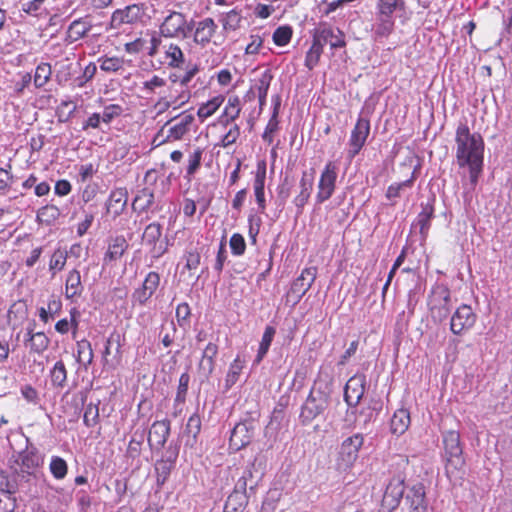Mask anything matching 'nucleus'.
<instances>
[{"instance_id": "obj_40", "label": "nucleus", "mask_w": 512, "mask_h": 512, "mask_svg": "<svg viewBox=\"0 0 512 512\" xmlns=\"http://www.w3.org/2000/svg\"><path fill=\"white\" fill-rule=\"evenodd\" d=\"M414 180L415 173L413 172L412 176L409 179L400 183H393L390 186H388L385 196L389 201H391L392 205L396 204V199L401 196V193L405 188H409L413 185Z\"/></svg>"}, {"instance_id": "obj_20", "label": "nucleus", "mask_w": 512, "mask_h": 512, "mask_svg": "<svg viewBox=\"0 0 512 512\" xmlns=\"http://www.w3.org/2000/svg\"><path fill=\"white\" fill-rule=\"evenodd\" d=\"M365 376L354 375L346 383L344 399L349 406L355 407L365 392Z\"/></svg>"}, {"instance_id": "obj_32", "label": "nucleus", "mask_w": 512, "mask_h": 512, "mask_svg": "<svg viewBox=\"0 0 512 512\" xmlns=\"http://www.w3.org/2000/svg\"><path fill=\"white\" fill-rule=\"evenodd\" d=\"M27 335L26 345L29 346L31 352L42 354L48 348L50 340L43 332L33 333L29 330Z\"/></svg>"}, {"instance_id": "obj_57", "label": "nucleus", "mask_w": 512, "mask_h": 512, "mask_svg": "<svg viewBox=\"0 0 512 512\" xmlns=\"http://www.w3.org/2000/svg\"><path fill=\"white\" fill-rule=\"evenodd\" d=\"M183 259L185 260L184 268L188 271H194L200 265L201 256L196 250H189L184 253Z\"/></svg>"}, {"instance_id": "obj_8", "label": "nucleus", "mask_w": 512, "mask_h": 512, "mask_svg": "<svg viewBox=\"0 0 512 512\" xmlns=\"http://www.w3.org/2000/svg\"><path fill=\"white\" fill-rule=\"evenodd\" d=\"M194 122V116L191 114H183L173 118L165 123L161 132L166 133L165 141H177L186 135Z\"/></svg>"}, {"instance_id": "obj_18", "label": "nucleus", "mask_w": 512, "mask_h": 512, "mask_svg": "<svg viewBox=\"0 0 512 512\" xmlns=\"http://www.w3.org/2000/svg\"><path fill=\"white\" fill-rule=\"evenodd\" d=\"M405 505L409 512H428L425 487L417 483L409 488L405 497Z\"/></svg>"}, {"instance_id": "obj_62", "label": "nucleus", "mask_w": 512, "mask_h": 512, "mask_svg": "<svg viewBox=\"0 0 512 512\" xmlns=\"http://www.w3.org/2000/svg\"><path fill=\"white\" fill-rule=\"evenodd\" d=\"M98 415V407L96 405H87L83 416L85 425L88 427L94 426L97 423Z\"/></svg>"}, {"instance_id": "obj_50", "label": "nucleus", "mask_w": 512, "mask_h": 512, "mask_svg": "<svg viewBox=\"0 0 512 512\" xmlns=\"http://www.w3.org/2000/svg\"><path fill=\"white\" fill-rule=\"evenodd\" d=\"M49 469L55 479L61 480L64 479L67 475L68 465L63 458L59 456H52Z\"/></svg>"}, {"instance_id": "obj_48", "label": "nucleus", "mask_w": 512, "mask_h": 512, "mask_svg": "<svg viewBox=\"0 0 512 512\" xmlns=\"http://www.w3.org/2000/svg\"><path fill=\"white\" fill-rule=\"evenodd\" d=\"M378 415L376 408L367 406L363 407L355 419L356 425L361 429H367L370 423L375 421Z\"/></svg>"}, {"instance_id": "obj_11", "label": "nucleus", "mask_w": 512, "mask_h": 512, "mask_svg": "<svg viewBox=\"0 0 512 512\" xmlns=\"http://www.w3.org/2000/svg\"><path fill=\"white\" fill-rule=\"evenodd\" d=\"M370 134V121L359 117L351 131L349 139L348 157L353 159L363 148Z\"/></svg>"}, {"instance_id": "obj_23", "label": "nucleus", "mask_w": 512, "mask_h": 512, "mask_svg": "<svg viewBox=\"0 0 512 512\" xmlns=\"http://www.w3.org/2000/svg\"><path fill=\"white\" fill-rule=\"evenodd\" d=\"M169 434L170 422L167 420L156 421L149 430L148 442L151 447L160 449L165 445Z\"/></svg>"}, {"instance_id": "obj_37", "label": "nucleus", "mask_w": 512, "mask_h": 512, "mask_svg": "<svg viewBox=\"0 0 512 512\" xmlns=\"http://www.w3.org/2000/svg\"><path fill=\"white\" fill-rule=\"evenodd\" d=\"M244 367L245 360L238 355L230 364L229 370L225 378V385L227 389L231 388L234 384L238 382L239 376Z\"/></svg>"}, {"instance_id": "obj_12", "label": "nucleus", "mask_w": 512, "mask_h": 512, "mask_svg": "<svg viewBox=\"0 0 512 512\" xmlns=\"http://www.w3.org/2000/svg\"><path fill=\"white\" fill-rule=\"evenodd\" d=\"M477 319L469 305L462 304L451 316L450 330L453 334L460 335L473 327Z\"/></svg>"}, {"instance_id": "obj_1", "label": "nucleus", "mask_w": 512, "mask_h": 512, "mask_svg": "<svg viewBox=\"0 0 512 512\" xmlns=\"http://www.w3.org/2000/svg\"><path fill=\"white\" fill-rule=\"evenodd\" d=\"M456 161L460 167L483 164L484 141L479 133L471 132L467 123H459L455 133Z\"/></svg>"}, {"instance_id": "obj_55", "label": "nucleus", "mask_w": 512, "mask_h": 512, "mask_svg": "<svg viewBox=\"0 0 512 512\" xmlns=\"http://www.w3.org/2000/svg\"><path fill=\"white\" fill-rule=\"evenodd\" d=\"M229 245L233 255L241 256L244 254L246 243L244 237L241 234L234 233L230 238Z\"/></svg>"}, {"instance_id": "obj_33", "label": "nucleus", "mask_w": 512, "mask_h": 512, "mask_svg": "<svg viewBox=\"0 0 512 512\" xmlns=\"http://www.w3.org/2000/svg\"><path fill=\"white\" fill-rule=\"evenodd\" d=\"M220 22L224 31H235L240 28L242 22L241 11L232 9L220 16Z\"/></svg>"}, {"instance_id": "obj_42", "label": "nucleus", "mask_w": 512, "mask_h": 512, "mask_svg": "<svg viewBox=\"0 0 512 512\" xmlns=\"http://www.w3.org/2000/svg\"><path fill=\"white\" fill-rule=\"evenodd\" d=\"M275 333H276V330L274 327L266 326L263 336H262V339H261V342L259 344L258 353H257L256 359H255L256 363L261 362L262 359L264 358V356L267 354V352L270 348V345L273 341Z\"/></svg>"}, {"instance_id": "obj_3", "label": "nucleus", "mask_w": 512, "mask_h": 512, "mask_svg": "<svg viewBox=\"0 0 512 512\" xmlns=\"http://www.w3.org/2000/svg\"><path fill=\"white\" fill-rule=\"evenodd\" d=\"M193 29V22L177 11L170 12L159 26V34L164 38H187Z\"/></svg>"}, {"instance_id": "obj_19", "label": "nucleus", "mask_w": 512, "mask_h": 512, "mask_svg": "<svg viewBox=\"0 0 512 512\" xmlns=\"http://www.w3.org/2000/svg\"><path fill=\"white\" fill-rule=\"evenodd\" d=\"M266 161L261 160L257 163V168L255 172V177L253 181V190L254 196L258 205V210L260 213H264L266 209V199H265V181H266Z\"/></svg>"}, {"instance_id": "obj_22", "label": "nucleus", "mask_w": 512, "mask_h": 512, "mask_svg": "<svg viewBox=\"0 0 512 512\" xmlns=\"http://www.w3.org/2000/svg\"><path fill=\"white\" fill-rule=\"evenodd\" d=\"M313 182V173L309 174L307 171H304L299 181V192L293 199V203L296 206L298 213H302L304 206L310 198Z\"/></svg>"}, {"instance_id": "obj_4", "label": "nucleus", "mask_w": 512, "mask_h": 512, "mask_svg": "<svg viewBox=\"0 0 512 512\" xmlns=\"http://www.w3.org/2000/svg\"><path fill=\"white\" fill-rule=\"evenodd\" d=\"M428 306L433 321L441 323L447 319L451 309L449 289L442 284L434 286L429 295Z\"/></svg>"}, {"instance_id": "obj_17", "label": "nucleus", "mask_w": 512, "mask_h": 512, "mask_svg": "<svg viewBox=\"0 0 512 512\" xmlns=\"http://www.w3.org/2000/svg\"><path fill=\"white\" fill-rule=\"evenodd\" d=\"M317 276L315 267H307L302 270L301 274L294 280L291 285V294L295 296V303L306 294L311 288Z\"/></svg>"}, {"instance_id": "obj_41", "label": "nucleus", "mask_w": 512, "mask_h": 512, "mask_svg": "<svg viewBox=\"0 0 512 512\" xmlns=\"http://www.w3.org/2000/svg\"><path fill=\"white\" fill-rule=\"evenodd\" d=\"M51 383L56 388L64 387L67 381V370L62 360L57 361L50 370Z\"/></svg>"}, {"instance_id": "obj_10", "label": "nucleus", "mask_w": 512, "mask_h": 512, "mask_svg": "<svg viewBox=\"0 0 512 512\" xmlns=\"http://www.w3.org/2000/svg\"><path fill=\"white\" fill-rule=\"evenodd\" d=\"M162 226L153 222L147 225L142 234L144 245L149 247L152 257L159 258L167 251V243L161 241Z\"/></svg>"}, {"instance_id": "obj_46", "label": "nucleus", "mask_w": 512, "mask_h": 512, "mask_svg": "<svg viewBox=\"0 0 512 512\" xmlns=\"http://www.w3.org/2000/svg\"><path fill=\"white\" fill-rule=\"evenodd\" d=\"M323 53V47L321 44L316 42L314 39L312 40V45L309 50L306 52L305 56V66L312 70L319 63L320 57Z\"/></svg>"}, {"instance_id": "obj_49", "label": "nucleus", "mask_w": 512, "mask_h": 512, "mask_svg": "<svg viewBox=\"0 0 512 512\" xmlns=\"http://www.w3.org/2000/svg\"><path fill=\"white\" fill-rule=\"evenodd\" d=\"M67 257L68 253L66 250L57 249L54 251L49 261V271L53 276L64 269Z\"/></svg>"}, {"instance_id": "obj_15", "label": "nucleus", "mask_w": 512, "mask_h": 512, "mask_svg": "<svg viewBox=\"0 0 512 512\" xmlns=\"http://www.w3.org/2000/svg\"><path fill=\"white\" fill-rule=\"evenodd\" d=\"M193 27V42L202 48L206 47L212 42V39L218 29V25L214 19L210 17L199 20L195 23V25H193Z\"/></svg>"}, {"instance_id": "obj_6", "label": "nucleus", "mask_w": 512, "mask_h": 512, "mask_svg": "<svg viewBox=\"0 0 512 512\" xmlns=\"http://www.w3.org/2000/svg\"><path fill=\"white\" fill-rule=\"evenodd\" d=\"M363 444L364 437L360 433H356L342 442L337 459V466L340 470L349 469L355 464Z\"/></svg>"}, {"instance_id": "obj_60", "label": "nucleus", "mask_w": 512, "mask_h": 512, "mask_svg": "<svg viewBox=\"0 0 512 512\" xmlns=\"http://www.w3.org/2000/svg\"><path fill=\"white\" fill-rule=\"evenodd\" d=\"M121 111L122 109L119 105L111 104L106 106L103 112L100 114L102 122L109 124L114 118L121 114Z\"/></svg>"}, {"instance_id": "obj_7", "label": "nucleus", "mask_w": 512, "mask_h": 512, "mask_svg": "<svg viewBox=\"0 0 512 512\" xmlns=\"http://www.w3.org/2000/svg\"><path fill=\"white\" fill-rule=\"evenodd\" d=\"M144 16V9L137 4L128 5L122 9L115 10L110 19L111 29H120L123 25H134Z\"/></svg>"}, {"instance_id": "obj_21", "label": "nucleus", "mask_w": 512, "mask_h": 512, "mask_svg": "<svg viewBox=\"0 0 512 512\" xmlns=\"http://www.w3.org/2000/svg\"><path fill=\"white\" fill-rule=\"evenodd\" d=\"M313 39L324 47L329 44L332 49L345 46L344 34L339 29L321 27L316 30Z\"/></svg>"}, {"instance_id": "obj_64", "label": "nucleus", "mask_w": 512, "mask_h": 512, "mask_svg": "<svg viewBox=\"0 0 512 512\" xmlns=\"http://www.w3.org/2000/svg\"><path fill=\"white\" fill-rule=\"evenodd\" d=\"M21 395L23 398L32 404H37L39 401V396L37 390L31 385H24L21 387Z\"/></svg>"}, {"instance_id": "obj_34", "label": "nucleus", "mask_w": 512, "mask_h": 512, "mask_svg": "<svg viewBox=\"0 0 512 512\" xmlns=\"http://www.w3.org/2000/svg\"><path fill=\"white\" fill-rule=\"evenodd\" d=\"M434 215V208L431 204H423L422 210L417 216V225L419 226L420 234L423 238L428 235L431 220Z\"/></svg>"}, {"instance_id": "obj_47", "label": "nucleus", "mask_w": 512, "mask_h": 512, "mask_svg": "<svg viewBox=\"0 0 512 512\" xmlns=\"http://www.w3.org/2000/svg\"><path fill=\"white\" fill-rule=\"evenodd\" d=\"M293 29L289 25H282L275 29L272 40L276 46H286L291 41Z\"/></svg>"}, {"instance_id": "obj_5", "label": "nucleus", "mask_w": 512, "mask_h": 512, "mask_svg": "<svg viewBox=\"0 0 512 512\" xmlns=\"http://www.w3.org/2000/svg\"><path fill=\"white\" fill-rule=\"evenodd\" d=\"M338 178V165L336 162L328 161L320 173L317 183L315 201L322 204L329 200L336 190Z\"/></svg>"}, {"instance_id": "obj_51", "label": "nucleus", "mask_w": 512, "mask_h": 512, "mask_svg": "<svg viewBox=\"0 0 512 512\" xmlns=\"http://www.w3.org/2000/svg\"><path fill=\"white\" fill-rule=\"evenodd\" d=\"M99 67L102 71L107 73H114L119 71L124 66V60L120 57H100L98 59Z\"/></svg>"}, {"instance_id": "obj_26", "label": "nucleus", "mask_w": 512, "mask_h": 512, "mask_svg": "<svg viewBox=\"0 0 512 512\" xmlns=\"http://www.w3.org/2000/svg\"><path fill=\"white\" fill-rule=\"evenodd\" d=\"M127 200L128 195L125 189L120 188L113 190L106 203L107 213L114 217L120 215L127 204Z\"/></svg>"}, {"instance_id": "obj_9", "label": "nucleus", "mask_w": 512, "mask_h": 512, "mask_svg": "<svg viewBox=\"0 0 512 512\" xmlns=\"http://www.w3.org/2000/svg\"><path fill=\"white\" fill-rule=\"evenodd\" d=\"M443 445L448 464L455 468L461 467L464 464V459L462 457L460 434L454 430L445 432L443 434Z\"/></svg>"}, {"instance_id": "obj_53", "label": "nucleus", "mask_w": 512, "mask_h": 512, "mask_svg": "<svg viewBox=\"0 0 512 512\" xmlns=\"http://www.w3.org/2000/svg\"><path fill=\"white\" fill-rule=\"evenodd\" d=\"M173 467V463L168 460L158 461L155 465V470L157 474V483L159 485H163L170 475L171 469Z\"/></svg>"}, {"instance_id": "obj_25", "label": "nucleus", "mask_w": 512, "mask_h": 512, "mask_svg": "<svg viewBox=\"0 0 512 512\" xmlns=\"http://www.w3.org/2000/svg\"><path fill=\"white\" fill-rule=\"evenodd\" d=\"M190 98V91L188 89H182L177 93V95H171L170 98H159V100L155 104V108L157 109L158 114H161L167 111L170 107H173L174 109L182 107L183 105L189 102Z\"/></svg>"}, {"instance_id": "obj_54", "label": "nucleus", "mask_w": 512, "mask_h": 512, "mask_svg": "<svg viewBox=\"0 0 512 512\" xmlns=\"http://www.w3.org/2000/svg\"><path fill=\"white\" fill-rule=\"evenodd\" d=\"M244 498V492L235 491L233 494H231L224 506L225 512L234 511L237 512L242 508V500Z\"/></svg>"}, {"instance_id": "obj_30", "label": "nucleus", "mask_w": 512, "mask_h": 512, "mask_svg": "<svg viewBox=\"0 0 512 512\" xmlns=\"http://www.w3.org/2000/svg\"><path fill=\"white\" fill-rule=\"evenodd\" d=\"M128 248L124 236H116L109 241L107 251L104 255L105 262H112L120 259Z\"/></svg>"}, {"instance_id": "obj_14", "label": "nucleus", "mask_w": 512, "mask_h": 512, "mask_svg": "<svg viewBox=\"0 0 512 512\" xmlns=\"http://www.w3.org/2000/svg\"><path fill=\"white\" fill-rule=\"evenodd\" d=\"M160 285V275L155 272H149L142 285L134 290L132 294L133 304L145 305L147 301L154 295Z\"/></svg>"}, {"instance_id": "obj_44", "label": "nucleus", "mask_w": 512, "mask_h": 512, "mask_svg": "<svg viewBox=\"0 0 512 512\" xmlns=\"http://www.w3.org/2000/svg\"><path fill=\"white\" fill-rule=\"evenodd\" d=\"M91 29V24L82 19L74 20L68 29L69 37L73 41L83 38Z\"/></svg>"}, {"instance_id": "obj_28", "label": "nucleus", "mask_w": 512, "mask_h": 512, "mask_svg": "<svg viewBox=\"0 0 512 512\" xmlns=\"http://www.w3.org/2000/svg\"><path fill=\"white\" fill-rule=\"evenodd\" d=\"M326 408L325 400H317L314 397H309L302 407L300 418L303 423H308L320 415Z\"/></svg>"}, {"instance_id": "obj_24", "label": "nucleus", "mask_w": 512, "mask_h": 512, "mask_svg": "<svg viewBox=\"0 0 512 512\" xmlns=\"http://www.w3.org/2000/svg\"><path fill=\"white\" fill-rule=\"evenodd\" d=\"M165 63L169 68L182 69L186 63V57L182 48L173 42L163 46Z\"/></svg>"}, {"instance_id": "obj_2", "label": "nucleus", "mask_w": 512, "mask_h": 512, "mask_svg": "<svg viewBox=\"0 0 512 512\" xmlns=\"http://www.w3.org/2000/svg\"><path fill=\"white\" fill-rule=\"evenodd\" d=\"M375 9L376 18L373 25V35L376 40L388 38L393 33L395 13H398L400 18L404 17L403 22L408 19L405 0H376Z\"/></svg>"}, {"instance_id": "obj_29", "label": "nucleus", "mask_w": 512, "mask_h": 512, "mask_svg": "<svg viewBox=\"0 0 512 512\" xmlns=\"http://www.w3.org/2000/svg\"><path fill=\"white\" fill-rule=\"evenodd\" d=\"M241 101L238 96H231L229 97L227 104L224 107V110L219 117V122L227 126L231 122L235 121L240 113H241Z\"/></svg>"}, {"instance_id": "obj_16", "label": "nucleus", "mask_w": 512, "mask_h": 512, "mask_svg": "<svg viewBox=\"0 0 512 512\" xmlns=\"http://www.w3.org/2000/svg\"><path fill=\"white\" fill-rule=\"evenodd\" d=\"M255 426L252 422L238 423L232 430L229 445L230 448L238 451L250 444L254 437Z\"/></svg>"}, {"instance_id": "obj_63", "label": "nucleus", "mask_w": 512, "mask_h": 512, "mask_svg": "<svg viewBox=\"0 0 512 512\" xmlns=\"http://www.w3.org/2000/svg\"><path fill=\"white\" fill-rule=\"evenodd\" d=\"M166 84V80L158 75H153L149 80L143 83V88L146 91L154 92L157 88L163 87Z\"/></svg>"}, {"instance_id": "obj_58", "label": "nucleus", "mask_w": 512, "mask_h": 512, "mask_svg": "<svg viewBox=\"0 0 512 512\" xmlns=\"http://www.w3.org/2000/svg\"><path fill=\"white\" fill-rule=\"evenodd\" d=\"M239 136H240V127L237 124H234L229 128L227 133L225 135H223L219 145L223 148H226V147L234 144L237 141V139L239 138Z\"/></svg>"}, {"instance_id": "obj_43", "label": "nucleus", "mask_w": 512, "mask_h": 512, "mask_svg": "<svg viewBox=\"0 0 512 512\" xmlns=\"http://www.w3.org/2000/svg\"><path fill=\"white\" fill-rule=\"evenodd\" d=\"M52 76V68L49 63H40L34 74V85L36 88L44 87Z\"/></svg>"}, {"instance_id": "obj_27", "label": "nucleus", "mask_w": 512, "mask_h": 512, "mask_svg": "<svg viewBox=\"0 0 512 512\" xmlns=\"http://www.w3.org/2000/svg\"><path fill=\"white\" fill-rule=\"evenodd\" d=\"M84 286L81 281V275L78 269H72L68 272L65 279V297L74 299L81 296Z\"/></svg>"}, {"instance_id": "obj_31", "label": "nucleus", "mask_w": 512, "mask_h": 512, "mask_svg": "<svg viewBox=\"0 0 512 512\" xmlns=\"http://www.w3.org/2000/svg\"><path fill=\"white\" fill-rule=\"evenodd\" d=\"M410 413L406 409H398L394 412L390 421V431L395 435L404 434L410 426Z\"/></svg>"}, {"instance_id": "obj_39", "label": "nucleus", "mask_w": 512, "mask_h": 512, "mask_svg": "<svg viewBox=\"0 0 512 512\" xmlns=\"http://www.w3.org/2000/svg\"><path fill=\"white\" fill-rule=\"evenodd\" d=\"M262 475V472L256 468V459L251 462L244 470L243 475L237 482L236 488L241 492H245L248 482H252L254 478H259Z\"/></svg>"}, {"instance_id": "obj_59", "label": "nucleus", "mask_w": 512, "mask_h": 512, "mask_svg": "<svg viewBox=\"0 0 512 512\" xmlns=\"http://www.w3.org/2000/svg\"><path fill=\"white\" fill-rule=\"evenodd\" d=\"M215 368V360L212 358L203 357L198 365V371L201 377L208 379L213 373Z\"/></svg>"}, {"instance_id": "obj_52", "label": "nucleus", "mask_w": 512, "mask_h": 512, "mask_svg": "<svg viewBox=\"0 0 512 512\" xmlns=\"http://www.w3.org/2000/svg\"><path fill=\"white\" fill-rule=\"evenodd\" d=\"M60 215V210L55 205H46L37 212V220L47 225L53 223Z\"/></svg>"}, {"instance_id": "obj_35", "label": "nucleus", "mask_w": 512, "mask_h": 512, "mask_svg": "<svg viewBox=\"0 0 512 512\" xmlns=\"http://www.w3.org/2000/svg\"><path fill=\"white\" fill-rule=\"evenodd\" d=\"M225 98L223 95H217L207 102L201 104L198 108L197 115L200 119L211 117L223 104Z\"/></svg>"}, {"instance_id": "obj_36", "label": "nucleus", "mask_w": 512, "mask_h": 512, "mask_svg": "<svg viewBox=\"0 0 512 512\" xmlns=\"http://www.w3.org/2000/svg\"><path fill=\"white\" fill-rule=\"evenodd\" d=\"M20 462L23 471L30 473L41 465L42 458L36 450H25L20 454Z\"/></svg>"}, {"instance_id": "obj_61", "label": "nucleus", "mask_w": 512, "mask_h": 512, "mask_svg": "<svg viewBox=\"0 0 512 512\" xmlns=\"http://www.w3.org/2000/svg\"><path fill=\"white\" fill-rule=\"evenodd\" d=\"M199 72V68L196 64L189 63L186 66L184 74L181 76L179 83L183 89H187L186 87L194 78V76Z\"/></svg>"}, {"instance_id": "obj_56", "label": "nucleus", "mask_w": 512, "mask_h": 512, "mask_svg": "<svg viewBox=\"0 0 512 512\" xmlns=\"http://www.w3.org/2000/svg\"><path fill=\"white\" fill-rule=\"evenodd\" d=\"M278 119H277V112L275 111L272 115V117L269 119L266 128L264 130V133L262 135V139L267 142L268 144H272L274 138V133L278 130Z\"/></svg>"}, {"instance_id": "obj_13", "label": "nucleus", "mask_w": 512, "mask_h": 512, "mask_svg": "<svg viewBox=\"0 0 512 512\" xmlns=\"http://www.w3.org/2000/svg\"><path fill=\"white\" fill-rule=\"evenodd\" d=\"M404 494V481L397 477L390 480L384 492L380 512H392L400 503Z\"/></svg>"}, {"instance_id": "obj_45", "label": "nucleus", "mask_w": 512, "mask_h": 512, "mask_svg": "<svg viewBox=\"0 0 512 512\" xmlns=\"http://www.w3.org/2000/svg\"><path fill=\"white\" fill-rule=\"evenodd\" d=\"M77 361L86 368L92 363L93 350L89 341L81 340L77 343Z\"/></svg>"}, {"instance_id": "obj_38", "label": "nucleus", "mask_w": 512, "mask_h": 512, "mask_svg": "<svg viewBox=\"0 0 512 512\" xmlns=\"http://www.w3.org/2000/svg\"><path fill=\"white\" fill-rule=\"evenodd\" d=\"M204 150L201 147H196L188 154L186 175L187 179H191L194 174L199 170L203 157Z\"/></svg>"}]
</instances>
